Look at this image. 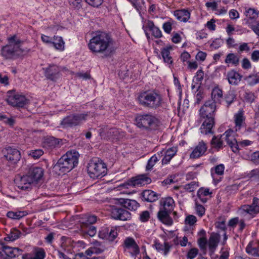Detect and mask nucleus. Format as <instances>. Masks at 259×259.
<instances>
[{"label":"nucleus","instance_id":"f257e3e1","mask_svg":"<svg viewBox=\"0 0 259 259\" xmlns=\"http://www.w3.org/2000/svg\"><path fill=\"white\" fill-rule=\"evenodd\" d=\"M114 43L110 35L105 32H99L90 39L88 46L93 53L108 57L115 50Z\"/></svg>","mask_w":259,"mask_h":259},{"label":"nucleus","instance_id":"f03ea898","mask_svg":"<svg viewBox=\"0 0 259 259\" xmlns=\"http://www.w3.org/2000/svg\"><path fill=\"white\" fill-rule=\"evenodd\" d=\"M216 109V104L212 100L206 101L204 104L199 109L200 119L203 123L200 128L202 134H213L212 130L214 125V116Z\"/></svg>","mask_w":259,"mask_h":259},{"label":"nucleus","instance_id":"7ed1b4c3","mask_svg":"<svg viewBox=\"0 0 259 259\" xmlns=\"http://www.w3.org/2000/svg\"><path fill=\"white\" fill-rule=\"evenodd\" d=\"M44 170L42 168L31 166L27 173L16 180L18 187L22 190L30 191L42 178Z\"/></svg>","mask_w":259,"mask_h":259},{"label":"nucleus","instance_id":"20e7f679","mask_svg":"<svg viewBox=\"0 0 259 259\" xmlns=\"http://www.w3.org/2000/svg\"><path fill=\"white\" fill-rule=\"evenodd\" d=\"M79 153L76 151H69L63 155L53 166V171L59 175L69 172L78 162Z\"/></svg>","mask_w":259,"mask_h":259},{"label":"nucleus","instance_id":"39448f33","mask_svg":"<svg viewBox=\"0 0 259 259\" xmlns=\"http://www.w3.org/2000/svg\"><path fill=\"white\" fill-rule=\"evenodd\" d=\"M9 44L3 47L1 50V55L6 60L15 59L29 51L28 49L21 47L23 42L16 35L8 38Z\"/></svg>","mask_w":259,"mask_h":259},{"label":"nucleus","instance_id":"423d86ee","mask_svg":"<svg viewBox=\"0 0 259 259\" xmlns=\"http://www.w3.org/2000/svg\"><path fill=\"white\" fill-rule=\"evenodd\" d=\"M138 101L140 104L145 108L156 109L161 106L162 98L155 91H145L139 95Z\"/></svg>","mask_w":259,"mask_h":259},{"label":"nucleus","instance_id":"0eeeda50","mask_svg":"<svg viewBox=\"0 0 259 259\" xmlns=\"http://www.w3.org/2000/svg\"><path fill=\"white\" fill-rule=\"evenodd\" d=\"M87 171L89 176L95 179L105 176L107 173V168L106 164L102 160L95 158L90 160Z\"/></svg>","mask_w":259,"mask_h":259},{"label":"nucleus","instance_id":"6e6552de","mask_svg":"<svg viewBox=\"0 0 259 259\" xmlns=\"http://www.w3.org/2000/svg\"><path fill=\"white\" fill-rule=\"evenodd\" d=\"M137 126L143 130H155L159 125V121L150 114H138L135 118Z\"/></svg>","mask_w":259,"mask_h":259},{"label":"nucleus","instance_id":"1a4fd4ad","mask_svg":"<svg viewBox=\"0 0 259 259\" xmlns=\"http://www.w3.org/2000/svg\"><path fill=\"white\" fill-rule=\"evenodd\" d=\"M7 101L10 105L17 108H24L29 104V100L24 95L15 94L14 91L8 92Z\"/></svg>","mask_w":259,"mask_h":259},{"label":"nucleus","instance_id":"9d476101","mask_svg":"<svg viewBox=\"0 0 259 259\" xmlns=\"http://www.w3.org/2000/svg\"><path fill=\"white\" fill-rule=\"evenodd\" d=\"M88 116L87 114H74L65 117L61 124L63 127H72L79 125L84 121Z\"/></svg>","mask_w":259,"mask_h":259},{"label":"nucleus","instance_id":"9b49d317","mask_svg":"<svg viewBox=\"0 0 259 259\" xmlns=\"http://www.w3.org/2000/svg\"><path fill=\"white\" fill-rule=\"evenodd\" d=\"M259 211V199L254 198L251 205H242L238 210V213L242 216L245 217L246 214L253 215Z\"/></svg>","mask_w":259,"mask_h":259},{"label":"nucleus","instance_id":"f8f14e48","mask_svg":"<svg viewBox=\"0 0 259 259\" xmlns=\"http://www.w3.org/2000/svg\"><path fill=\"white\" fill-rule=\"evenodd\" d=\"M111 216L115 220L127 221L131 218V213L126 210L117 206H112L110 209Z\"/></svg>","mask_w":259,"mask_h":259},{"label":"nucleus","instance_id":"ddd939ff","mask_svg":"<svg viewBox=\"0 0 259 259\" xmlns=\"http://www.w3.org/2000/svg\"><path fill=\"white\" fill-rule=\"evenodd\" d=\"M223 140H225L230 147L233 152L234 153L237 152L239 150L238 144L236 139L234 137V132L229 129L226 131L225 133L222 135Z\"/></svg>","mask_w":259,"mask_h":259},{"label":"nucleus","instance_id":"4468645a","mask_svg":"<svg viewBox=\"0 0 259 259\" xmlns=\"http://www.w3.org/2000/svg\"><path fill=\"white\" fill-rule=\"evenodd\" d=\"M4 156L8 161L12 163H16L21 158V154L20 151L15 148L9 147L5 149L4 151Z\"/></svg>","mask_w":259,"mask_h":259},{"label":"nucleus","instance_id":"2eb2a0df","mask_svg":"<svg viewBox=\"0 0 259 259\" xmlns=\"http://www.w3.org/2000/svg\"><path fill=\"white\" fill-rule=\"evenodd\" d=\"M63 144L62 139H57L53 137L46 138L43 142L44 147L49 149L60 148Z\"/></svg>","mask_w":259,"mask_h":259},{"label":"nucleus","instance_id":"dca6fc26","mask_svg":"<svg viewBox=\"0 0 259 259\" xmlns=\"http://www.w3.org/2000/svg\"><path fill=\"white\" fill-rule=\"evenodd\" d=\"M123 245L125 249H132V252H131L132 255H136L140 253L139 247L133 238H126L124 241Z\"/></svg>","mask_w":259,"mask_h":259},{"label":"nucleus","instance_id":"f3484780","mask_svg":"<svg viewBox=\"0 0 259 259\" xmlns=\"http://www.w3.org/2000/svg\"><path fill=\"white\" fill-rule=\"evenodd\" d=\"M235 128L236 131H239L245 124V117L244 115V111L240 109L234 116Z\"/></svg>","mask_w":259,"mask_h":259},{"label":"nucleus","instance_id":"a211bd4d","mask_svg":"<svg viewBox=\"0 0 259 259\" xmlns=\"http://www.w3.org/2000/svg\"><path fill=\"white\" fill-rule=\"evenodd\" d=\"M171 212L166 210L160 208L157 213L158 219L163 224L167 225H171L172 224V220L169 217Z\"/></svg>","mask_w":259,"mask_h":259},{"label":"nucleus","instance_id":"6ab92c4d","mask_svg":"<svg viewBox=\"0 0 259 259\" xmlns=\"http://www.w3.org/2000/svg\"><path fill=\"white\" fill-rule=\"evenodd\" d=\"M207 149L206 144L201 141L199 143L190 155V157L193 158H198L204 154Z\"/></svg>","mask_w":259,"mask_h":259},{"label":"nucleus","instance_id":"aec40b11","mask_svg":"<svg viewBox=\"0 0 259 259\" xmlns=\"http://www.w3.org/2000/svg\"><path fill=\"white\" fill-rule=\"evenodd\" d=\"M131 182L132 185L135 186H141L150 184L151 182V180L145 175H140L135 178H133Z\"/></svg>","mask_w":259,"mask_h":259},{"label":"nucleus","instance_id":"412c9836","mask_svg":"<svg viewBox=\"0 0 259 259\" xmlns=\"http://www.w3.org/2000/svg\"><path fill=\"white\" fill-rule=\"evenodd\" d=\"M60 70V68L56 65H50L46 69V76L48 79L53 80L56 77Z\"/></svg>","mask_w":259,"mask_h":259},{"label":"nucleus","instance_id":"4be33fe9","mask_svg":"<svg viewBox=\"0 0 259 259\" xmlns=\"http://www.w3.org/2000/svg\"><path fill=\"white\" fill-rule=\"evenodd\" d=\"M120 203L124 207L131 211L136 210L140 206L138 202L135 200L128 199H121L120 200Z\"/></svg>","mask_w":259,"mask_h":259},{"label":"nucleus","instance_id":"5701e85b","mask_svg":"<svg viewBox=\"0 0 259 259\" xmlns=\"http://www.w3.org/2000/svg\"><path fill=\"white\" fill-rule=\"evenodd\" d=\"M153 246L159 252H163L164 255L169 252L171 247L168 242L165 241L163 244L160 243L157 240L154 241Z\"/></svg>","mask_w":259,"mask_h":259},{"label":"nucleus","instance_id":"b1692460","mask_svg":"<svg viewBox=\"0 0 259 259\" xmlns=\"http://www.w3.org/2000/svg\"><path fill=\"white\" fill-rule=\"evenodd\" d=\"M177 152V149L176 147H171L166 151L162 150L161 153H164V156L162 160V164H167L172 158L176 155Z\"/></svg>","mask_w":259,"mask_h":259},{"label":"nucleus","instance_id":"393cba45","mask_svg":"<svg viewBox=\"0 0 259 259\" xmlns=\"http://www.w3.org/2000/svg\"><path fill=\"white\" fill-rule=\"evenodd\" d=\"M174 15L178 20L184 22L188 21L190 18V12L185 9L176 10Z\"/></svg>","mask_w":259,"mask_h":259},{"label":"nucleus","instance_id":"a878e982","mask_svg":"<svg viewBox=\"0 0 259 259\" xmlns=\"http://www.w3.org/2000/svg\"><path fill=\"white\" fill-rule=\"evenodd\" d=\"M220 236L218 234H212L209 238L208 246L210 251L213 252L218 245Z\"/></svg>","mask_w":259,"mask_h":259},{"label":"nucleus","instance_id":"bb28decb","mask_svg":"<svg viewBox=\"0 0 259 259\" xmlns=\"http://www.w3.org/2000/svg\"><path fill=\"white\" fill-rule=\"evenodd\" d=\"M142 196L144 199L147 202H154L158 199L157 194L151 190H146L142 192Z\"/></svg>","mask_w":259,"mask_h":259},{"label":"nucleus","instance_id":"cd10ccee","mask_svg":"<svg viewBox=\"0 0 259 259\" xmlns=\"http://www.w3.org/2000/svg\"><path fill=\"white\" fill-rule=\"evenodd\" d=\"M225 62L228 65L237 66L239 64V57L234 53H229L226 56Z\"/></svg>","mask_w":259,"mask_h":259},{"label":"nucleus","instance_id":"c85d7f7f","mask_svg":"<svg viewBox=\"0 0 259 259\" xmlns=\"http://www.w3.org/2000/svg\"><path fill=\"white\" fill-rule=\"evenodd\" d=\"M146 27L152 32V35L155 38H160L162 36L161 30L154 25L152 21H149L146 24Z\"/></svg>","mask_w":259,"mask_h":259},{"label":"nucleus","instance_id":"c756f323","mask_svg":"<svg viewBox=\"0 0 259 259\" xmlns=\"http://www.w3.org/2000/svg\"><path fill=\"white\" fill-rule=\"evenodd\" d=\"M211 145L213 148L218 150L222 149L225 145L222 135L220 137L219 136H213L211 141Z\"/></svg>","mask_w":259,"mask_h":259},{"label":"nucleus","instance_id":"7c9ffc66","mask_svg":"<svg viewBox=\"0 0 259 259\" xmlns=\"http://www.w3.org/2000/svg\"><path fill=\"white\" fill-rule=\"evenodd\" d=\"M174 200L171 197H167L161 201L163 207L161 208L167 211H171L174 208Z\"/></svg>","mask_w":259,"mask_h":259},{"label":"nucleus","instance_id":"2f4dec72","mask_svg":"<svg viewBox=\"0 0 259 259\" xmlns=\"http://www.w3.org/2000/svg\"><path fill=\"white\" fill-rule=\"evenodd\" d=\"M224 169H225V166L223 164H220L219 165H217V166H214L213 168H211V176L213 179V180L216 183H219L221 180H217L215 181L214 179V174L213 172V170L214 171V174L219 175V176H222L224 174Z\"/></svg>","mask_w":259,"mask_h":259},{"label":"nucleus","instance_id":"473e14b6","mask_svg":"<svg viewBox=\"0 0 259 259\" xmlns=\"http://www.w3.org/2000/svg\"><path fill=\"white\" fill-rule=\"evenodd\" d=\"M52 44L57 50L63 51L64 49V42L61 36H54Z\"/></svg>","mask_w":259,"mask_h":259},{"label":"nucleus","instance_id":"72a5a7b5","mask_svg":"<svg viewBox=\"0 0 259 259\" xmlns=\"http://www.w3.org/2000/svg\"><path fill=\"white\" fill-rule=\"evenodd\" d=\"M171 49V47H166L163 48L161 52V55L163 59L164 62L167 63L168 64H170L172 63V58L170 56L169 50Z\"/></svg>","mask_w":259,"mask_h":259},{"label":"nucleus","instance_id":"f704fd0d","mask_svg":"<svg viewBox=\"0 0 259 259\" xmlns=\"http://www.w3.org/2000/svg\"><path fill=\"white\" fill-rule=\"evenodd\" d=\"M222 91L217 87L214 88L211 92V99L210 100L214 101L216 104L217 102L220 101V99L222 98Z\"/></svg>","mask_w":259,"mask_h":259},{"label":"nucleus","instance_id":"c9c22d12","mask_svg":"<svg viewBox=\"0 0 259 259\" xmlns=\"http://www.w3.org/2000/svg\"><path fill=\"white\" fill-rule=\"evenodd\" d=\"M105 132L108 139H118L119 138V131L116 128L106 129Z\"/></svg>","mask_w":259,"mask_h":259},{"label":"nucleus","instance_id":"e433bc0d","mask_svg":"<svg viewBox=\"0 0 259 259\" xmlns=\"http://www.w3.org/2000/svg\"><path fill=\"white\" fill-rule=\"evenodd\" d=\"M246 251L248 254L252 256L257 257L259 256V250L258 248L255 246H253V244L250 242L246 248Z\"/></svg>","mask_w":259,"mask_h":259},{"label":"nucleus","instance_id":"4c0bfd02","mask_svg":"<svg viewBox=\"0 0 259 259\" xmlns=\"http://www.w3.org/2000/svg\"><path fill=\"white\" fill-rule=\"evenodd\" d=\"M26 212L24 211H19L16 212L9 211L7 214V216L12 219L19 220L23 217L26 215Z\"/></svg>","mask_w":259,"mask_h":259},{"label":"nucleus","instance_id":"58836bf2","mask_svg":"<svg viewBox=\"0 0 259 259\" xmlns=\"http://www.w3.org/2000/svg\"><path fill=\"white\" fill-rule=\"evenodd\" d=\"M242 76L237 72L234 70H232L228 72L227 78L228 81L230 80H235L236 81L241 79Z\"/></svg>","mask_w":259,"mask_h":259},{"label":"nucleus","instance_id":"ea45409f","mask_svg":"<svg viewBox=\"0 0 259 259\" xmlns=\"http://www.w3.org/2000/svg\"><path fill=\"white\" fill-rule=\"evenodd\" d=\"M158 159L156 155L152 156L148 160L146 167V170H151L155 163L158 161Z\"/></svg>","mask_w":259,"mask_h":259},{"label":"nucleus","instance_id":"a19ab883","mask_svg":"<svg viewBox=\"0 0 259 259\" xmlns=\"http://www.w3.org/2000/svg\"><path fill=\"white\" fill-rule=\"evenodd\" d=\"M93 252L94 254H99L104 250V247L99 242L96 241L94 243Z\"/></svg>","mask_w":259,"mask_h":259},{"label":"nucleus","instance_id":"79ce46f5","mask_svg":"<svg viewBox=\"0 0 259 259\" xmlns=\"http://www.w3.org/2000/svg\"><path fill=\"white\" fill-rule=\"evenodd\" d=\"M20 234V232L18 231L12 232L9 235L5 237V240L7 241H13L19 237Z\"/></svg>","mask_w":259,"mask_h":259},{"label":"nucleus","instance_id":"37998d69","mask_svg":"<svg viewBox=\"0 0 259 259\" xmlns=\"http://www.w3.org/2000/svg\"><path fill=\"white\" fill-rule=\"evenodd\" d=\"M0 120H3L5 123L11 126H13L15 123V119L13 117L9 118L6 115L0 114Z\"/></svg>","mask_w":259,"mask_h":259},{"label":"nucleus","instance_id":"c03bdc74","mask_svg":"<svg viewBox=\"0 0 259 259\" xmlns=\"http://www.w3.org/2000/svg\"><path fill=\"white\" fill-rule=\"evenodd\" d=\"M174 20L170 19L168 21L163 23L162 28L166 33L168 34L170 33L172 29V25L174 24Z\"/></svg>","mask_w":259,"mask_h":259},{"label":"nucleus","instance_id":"a18cd8bd","mask_svg":"<svg viewBox=\"0 0 259 259\" xmlns=\"http://www.w3.org/2000/svg\"><path fill=\"white\" fill-rule=\"evenodd\" d=\"M44 154V151L41 149L32 150L30 151L29 155L34 159H38Z\"/></svg>","mask_w":259,"mask_h":259},{"label":"nucleus","instance_id":"49530a36","mask_svg":"<svg viewBox=\"0 0 259 259\" xmlns=\"http://www.w3.org/2000/svg\"><path fill=\"white\" fill-rule=\"evenodd\" d=\"M108 234L107 235L106 240L110 241H113L117 236V232L114 229L108 228Z\"/></svg>","mask_w":259,"mask_h":259},{"label":"nucleus","instance_id":"de8ad7c7","mask_svg":"<svg viewBox=\"0 0 259 259\" xmlns=\"http://www.w3.org/2000/svg\"><path fill=\"white\" fill-rule=\"evenodd\" d=\"M245 15L249 19H254L257 18L258 13L254 9L250 8L245 11Z\"/></svg>","mask_w":259,"mask_h":259},{"label":"nucleus","instance_id":"09e8293b","mask_svg":"<svg viewBox=\"0 0 259 259\" xmlns=\"http://www.w3.org/2000/svg\"><path fill=\"white\" fill-rule=\"evenodd\" d=\"M195 210L196 211L197 214L200 217H202L205 214V209L204 207L201 204H198L197 203H196Z\"/></svg>","mask_w":259,"mask_h":259},{"label":"nucleus","instance_id":"8fccbe9b","mask_svg":"<svg viewBox=\"0 0 259 259\" xmlns=\"http://www.w3.org/2000/svg\"><path fill=\"white\" fill-rule=\"evenodd\" d=\"M185 223L189 226H193L197 222V218L193 215H189L185 219Z\"/></svg>","mask_w":259,"mask_h":259},{"label":"nucleus","instance_id":"3c124183","mask_svg":"<svg viewBox=\"0 0 259 259\" xmlns=\"http://www.w3.org/2000/svg\"><path fill=\"white\" fill-rule=\"evenodd\" d=\"M46 256V252L44 249L39 248L38 250H37L34 256L32 258V259H44Z\"/></svg>","mask_w":259,"mask_h":259},{"label":"nucleus","instance_id":"603ef678","mask_svg":"<svg viewBox=\"0 0 259 259\" xmlns=\"http://www.w3.org/2000/svg\"><path fill=\"white\" fill-rule=\"evenodd\" d=\"M68 2L71 7L79 9L81 7L82 0H68Z\"/></svg>","mask_w":259,"mask_h":259},{"label":"nucleus","instance_id":"864d4df0","mask_svg":"<svg viewBox=\"0 0 259 259\" xmlns=\"http://www.w3.org/2000/svg\"><path fill=\"white\" fill-rule=\"evenodd\" d=\"M244 98L245 100L248 103H252L255 99L254 94L251 92H245Z\"/></svg>","mask_w":259,"mask_h":259},{"label":"nucleus","instance_id":"5fc2aeb1","mask_svg":"<svg viewBox=\"0 0 259 259\" xmlns=\"http://www.w3.org/2000/svg\"><path fill=\"white\" fill-rule=\"evenodd\" d=\"M198 253V249L196 248H191L187 253V258L190 259L194 258Z\"/></svg>","mask_w":259,"mask_h":259},{"label":"nucleus","instance_id":"6e6d98bb","mask_svg":"<svg viewBox=\"0 0 259 259\" xmlns=\"http://www.w3.org/2000/svg\"><path fill=\"white\" fill-rule=\"evenodd\" d=\"M89 5L94 7H98L101 6L104 0H84Z\"/></svg>","mask_w":259,"mask_h":259},{"label":"nucleus","instance_id":"4d7b16f0","mask_svg":"<svg viewBox=\"0 0 259 259\" xmlns=\"http://www.w3.org/2000/svg\"><path fill=\"white\" fill-rule=\"evenodd\" d=\"M198 243L201 249L204 250L206 249L207 240L205 237H202L200 238L198 240Z\"/></svg>","mask_w":259,"mask_h":259},{"label":"nucleus","instance_id":"13d9d810","mask_svg":"<svg viewBox=\"0 0 259 259\" xmlns=\"http://www.w3.org/2000/svg\"><path fill=\"white\" fill-rule=\"evenodd\" d=\"M235 98V95L232 92H229L226 95L225 100L228 105H230L233 102Z\"/></svg>","mask_w":259,"mask_h":259},{"label":"nucleus","instance_id":"bf43d9fd","mask_svg":"<svg viewBox=\"0 0 259 259\" xmlns=\"http://www.w3.org/2000/svg\"><path fill=\"white\" fill-rule=\"evenodd\" d=\"M249 159L254 163L257 164L259 163V152H255L251 154L249 156Z\"/></svg>","mask_w":259,"mask_h":259},{"label":"nucleus","instance_id":"052dcab7","mask_svg":"<svg viewBox=\"0 0 259 259\" xmlns=\"http://www.w3.org/2000/svg\"><path fill=\"white\" fill-rule=\"evenodd\" d=\"M150 218V214L148 211L145 210L141 212L140 215V220L142 222H147Z\"/></svg>","mask_w":259,"mask_h":259},{"label":"nucleus","instance_id":"680f3d73","mask_svg":"<svg viewBox=\"0 0 259 259\" xmlns=\"http://www.w3.org/2000/svg\"><path fill=\"white\" fill-rule=\"evenodd\" d=\"M211 192H210L209 189H200L198 192V195L199 198L203 196H206L210 195Z\"/></svg>","mask_w":259,"mask_h":259},{"label":"nucleus","instance_id":"e2e57ef3","mask_svg":"<svg viewBox=\"0 0 259 259\" xmlns=\"http://www.w3.org/2000/svg\"><path fill=\"white\" fill-rule=\"evenodd\" d=\"M197 186L198 185L195 182H192L189 184H186L185 186V189L190 192H193Z\"/></svg>","mask_w":259,"mask_h":259},{"label":"nucleus","instance_id":"0e129e2a","mask_svg":"<svg viewBox=\"0 0 259 259\" xmlns=\"http://www.w3.org/2000/svg\"><path fill=\"white\" fill-rule=\"evenodd\" d=\"M215 20L211 19L210 21H208L205 25V26L210 30L214 31L215 29Z\"/></svg>","mask_w":259,"mask_h":259},{"label":"nucleus","instance_id":"69168bd1","mask_svg":"<svg viewBox=\"0 0 259 259\" xmlns=\"http://www.w3.org/2000/svg\"><path fill=\"white\" fill-rule=\"evenodd\" d=\"M242 67L244 69H248L251 67L250 61L246 58H243L242 61Z\"/></svg>","mask_w":259,"mask_h":259},{"label":"nucleus","instance_id":"338daca9","mask_svg":"<svg viewBox=\"0 0 259 259\" xmlns=\"http://www.w3.org/2000/svg\"><path fill=\"white\" fill-rule=\"evenodd\" d=\"M249 175L250 178L259 180V168L252 170L250 172Z\"/></svg>","mask_w":259,"mask_h":259},{"label":"nucleus","instance_id":"774afa93","mask_svg":"<svg viewBox=\"0 0 259 259\" xmlns=\"http://www.w3.org/2000/svg\"><path fill=\"white\" fill-rule=\"evenodd\" d=\"M215 226L217 229L222 231H225L226 229L225 222L224 221L217 222L215 223Z\"/></svg>","mask_w":259,"mask_h":259}]
</instances>
